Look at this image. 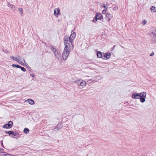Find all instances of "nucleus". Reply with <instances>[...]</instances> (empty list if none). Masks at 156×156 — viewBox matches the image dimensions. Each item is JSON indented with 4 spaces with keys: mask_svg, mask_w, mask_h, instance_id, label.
Wrapping results in <instances>:
<instances>
[{
    "mask_svg": "<svg viewBox=\"0 0 156 156\" xmlns=\"http://www.w3.org/2000/svg\"><path fill=\"white\" fill-rule=\"evenodd\" d=\"M64 43L65 45V47L66 48L71 49L72 48H73V41L69 40V37H65L64 39Z\"/></svg>",
    "mask_w": 156,
    "mask_h": 156,
    "instance_id": "1",
    "label": "nucleus"
},
{
    "mask_svg": "<svg viewBox=\"0 0 156 156\" xmlns=\"http://www.w3.org/2000/svg\"><path fill=\"white\" fill-rule=\"evenodd\" d=\"M71 49L66 48L65 47L64 48V50L62 54V57L63 59L65 60L67 59Z\"/></svg>",
    "mask_w": 156,
    "mask_h": 156,
    "instance_id": "2",
    "label": "nucleus"
},
{
    "mask_svg": "<svg viewBox=\"0 0 156 156\" xmlns=\"http://www.w3.org/2000/svg\"><path fill=\"white\" fill-rule=\"evenodd\" d=\"M74 82L75 83L78 85L79 86H80V89L83 88L85 87L87 84V83L85 81L81 79L77 80Z\"/></svg>",
    "mask_w": 156,
    "mask_h": 156,
    "instance_id": "3",
    "label": "nucleus"
},
{
    "mask_svg": "<svg viewBox=\"0 0 156 156\" xmlns=\"http://www.w3.org/2000/svg\"><path fill=\"white\" fill-rule=\"evenodd\" d=\"M17 62L20 64L24 66L25 64V60L22 57L18 55Z\"/></svg>",
    "mask_w": 156,
    "mask_h": 156,
    "instance_id": "4",
    "label": "nucleus"
},
{
    "mask_svg": "<svg viewBox=\"0 0 156 156\" xmlns=\"http://www.w3.org/2000/svg\"><path fill=\"white\" fill-rule=\"evenodd\" d=\"M103 17L102 15L100 13H97L96 14L93 20V22H95L98 20H101Z\"/></svg>",
    "mask_w": 156,
    "mask_h": 156,
    "instance_id": "5",
    "label": "nucleus"
},
{
    "mask_svg": "<svg viewBox=\"0 0 156 156\" xmlns=\"http://www.w3.org/2000/svg\"><path fill=\"white\" fill-rule=\"evenodd\" d=\"M102 58L103 59L107 60L111 57V54L110 52L108 53H103Z\"/></svg>",
    "mask_w": 156,
    "mask_h": 156,
    "instance_id": "6",
    "label": "nucleus"
},
{
    "mask_svg": "<svg viewBox=\"0 0 156 156\" xmlns=\"http://www.w3.org/2000/svg\"><path fill=\"white\" fill-rule=\"evenodd\" d=\"M13 122L11 121L9 122L8 123L5 124L3 126L4 128H11Z\"/></svg>",
    "mask_w": 156,
    "mask_h": 156,
    "instance_id": "7",
    "label": "nucleus"
},
{
    "mask_svg": "<svg viewBox=\"0 0 156 156\" xmlns=\"http://www.w3.org/2000/svg\"><path fill=\"white\" fill-rule=\"evenodd\" d=\"M131 97L132 98L135 99H139L140 98V96L139 93H134L132 94Z\"/></svg>",
    "mask_w": 156,
    "mask_h": 156,
    "instance_id": "8",
    "label": "nucleus"
},
{
    "mask_svg": "<svg viewBox=\"0 0 156 156\" xmlns=\"http://www.w3.org/2000/svg\"><path fill=\"white\" fill-rule=\"evenodd\" d=\"M76 35V33L75 32H73L70 35L69 37V39L71 40V41L73 42V41L75 38Z\"/></svg>",
    "mask_w": 156,
    "mask_h": 156,
    "instance_id": "9",
    "label": "nucleus"
},
{
    "mask_svg": "<svg viewBox=\"0 0 156 156\" xmlns=\"http://www.w3.org/2000/svg\"><path fill=\"white\" fill-rule=\"evenodd\" d=\"M55 57L59 60H61L62 59V57L61 56V54L59 51L55 54Z\"/></svg>",
    "mask_w": 156,
    "mask_h": 156,
    "instance_id": "10",
    "label": "nucleus"
},
{
    "mask_svg": "<svg viewBox=\"0 0 156 156\" xmlns=\"http://www.w3.org/2000/svg\"><path fill=\"white\" fill-rule=\"evenodd\" d=\"M149 34L154 36H156V30L154 28L151 29L149 32Z\"/></svg>",
    "mask_w": 156,
    "mask_h": 156,
    "instance_id": "11",
    "label": "nucleus"
},
{
    "mask_svg": "<svg viewBox=\"0 0 156 156\" xmlns=\"http://www.w3.org/2000/svg\"><path fill=\"white\" fill-rule=\"evenodd\" d=\"M60 10L59 8H57L55 9L54 11V15L55 16H57L60 13Z\"/></svg>",
    "mask_w": 156,
    "mask_h": 156,
    "instance_id": "12",
    "label": "nucleus"
},
{
    "mask_svg": "<svg viewBox=\"0 0 156 156\" xmlns=\"http://www.w3.org/2000/svg\"><path fill=\"white\" fill-rule=\"evenodd\" d=\"M139 96H140V98L142 97H146L147 95V93L145 92H141L140 93H139Z\"/></svg>",
    "mask_w": 156,
    "mask_h": 156,
    "instance_id": "13",
    "label": "nucleus"
},
{
    "mask_svg": "<svg viewBox=\"0 0 156 156\" xmlns=\"http://www.w3.org/2000/svg\"><path fill=\"white\" fill-rule=\"evenodd\" d=\"M27 101H28V102L29 104H30L31 105H33L34 104V101L33 100L31 99H28L27 100H26L25 101V102H27Z\"/></svg>",
    "mask_w": 156,
    "mask_h": 156,
    "instance_id": "14",
    "label": "nucleus"
},
{
    "mask_svg": "<svg viewBox=\"0 0 156 156\" xmlns=\"http://www.w3.org/2000/svg\"><path fill=\"white\" fill-rule=\"evenodd\" d=\"M150 9L151 12H156V7L154 6H152L151 7Z\"/></svg>",
    "mask_w": 156,
    "mask_h": 156,
    "instance_id": "15",
    "label": "nucleus"
},
{
    "mask_svg": "<svg viewBox=\"0 0 156 156\" xmlns=\"http://www.w3.org/2000/svg\"><path fill=\"white\" fill-rule=\"evenodd\" d=\"M20 134L18 133H15L14 136H12V138L17 139L20 137Z\"/></svg>",
    "mask_w": 156,
    "mask_h": 156,
    "instance_id": "16",
    "label": "nucleus"
},
{
    "mask_svg": "<svg viewBox=\"0 0 156 156\" xmlns=\"http://www.w3.org/2000/svg\"><path fill=\"white\" fill-rule=\"evenodd\" d=\"M103 53H101L100 51H98L97 53V57L98 58H102V56H103V55H102Z\"/></svg>",
    "mask_w": 156,
    "mask_h": 156,
    "instance_id": "17",
    "label": "nucleus"
},
{
    "mask_svg": "<svg viewBox=\"0 0 156 156\" xmlns=\"http://www.w3.org/2000/svg\"><path fill=\"white\" fill-rule=\"evenodd\" d=\"M0 156H11V155L9 154H5L1 152L0 153Z\"/></svg>",
    "mask_w": 156,
    "mask_h": 156,
    "instance_id": "18",
    "label": "nucleus"
},
{
    "mask_svg": "<svg viewBox=\"0 0 156 156\" xmlns=\"http://www.w3.org/2000/svg\"><path fill=\"white\" fill-rule=\"evenodd\" d=\"M17 57L18 55L16 56H10V58L12 59L17 61Z\"/></svg>",
    "mask_w": 156,
    "mask_h": 156,
    "instance_id": "19",
    "label": "nucleus"
},
{
    "mask_svg": "<svg viewBox=\"0 0 156 156\" xmlns=\"http://www.w3.org/2000/svg\"><path fill=\"white\" fill-rule=\"evenodd\" d=\"M145 97H142L140 98V101L141 103H144L145 101Z\"/></svg>",
    "mask_w": 156,
    "mask_h": 156,
    "instance_id": "20",
    "label": "nucleus"
},
{
    "mask_svg": "<svg viewBox=\"0 0 156 156\" xmlns=\"http://www.w3.org/2000/svg\"><path fill=\"white\" fill-rule=\"evenodd\" d=\"M12 67H16L17 68H21V66L16 64H12Z\"/></svg>",
    "mask_w": 156,
    "mask_h": 156,
    "instance_id": "21",
    "label": "nucleus"
},
{
    "mask_svg": "<svg viewBox=\"0 0 156 156\" xmlns=\"http://www.w3.org/2000/svg\"><path fill=\"white\" fill-rule=\"evenodd\" d=\"M23 132L25 133H27L29 132V129L27 128H25L24 129Z\"/></svg>",
    "mask_w": 156,
    "mask_h": 156,
    "instance_id": "22",
    "label": "nucleus"
},
{
    "mask_svg": "<svg viewBox=\"0 0 156 156\" xmlns=\"http://www.w3.org/2000/svg\"><path fill=\"white\" fill-rule=\"evenodd\" d=\"M5 133L7 134H9L10 136L11 134H13V131H5Z\"/></svg>",
    "mask_w": 156,
    "mask_h": 156,
    "instance_id": "23",
    "label": "nucleus"
},
{
    "mask_svg": "<svg viewBox=\"0 0 156 156\" xmlns=\"http://www.w3.org/2000/svg\"><path fill=\"white\" fill-rule=\"evenodd\" d=\"M19 11L20 12V14L21 16H22L23 14V10L22 8H18Z\"/></svg>",
    "mask_w": 156,
    "mask_h": 156,
    "instance_id": "24",
    "label": "nucleus"
},
{
    "mask_svg": "<svg viewBox=\"0 0 156 156\" xmlns=\"http://www.w3.org/2000/svg\"><path fill=\"white\" fill-rule=\"evenodd\" d=\"M52 49L53 52H54V54L58 51L55 48H54L53 47H52Z\"/></svg>",
    "mask_w": 156,
    "mask_h": 156,
    "instance_id": "25",
    "label": "nucleus"
},
{
    "mask_svg": "<svg viewBox=\"0 0 156 156\" xmlns=\"http://www.w3.org/2000/svg\"><path fill=\"white\" fill-rule=\"evenodd\" d=\"M106 16L108 18H112V16L111 14L110 13H107L106 15Z\"/></svg>",
    "mask_w": 156,
    "mask_h": 156,
    "instance_id": "26",
    "label": "nucleus"
},
{
    "mask_svg": "<svg viewBox=\"0 0 156 156\" xmlns=\"http://www.w3.org/2000/svg\"><path fill=\"white\" fill-rule=\"evenodd\" d=\"M152 41L153 42L156 43V36H154L153 38L152 39Z\"/></svg>",
    "mask_w": 156,
    "mask_h": 156,
    "instance_id": "27",
    "label": "nucleus"
},
{
    "mask_svg": "<svg viewBox=\"0 0 156 156\" xmlns=\"http://www.w3.org/2000/svg\"><path fill=\"white\" fill-rule=\"evenodd\" d=\"M146 23L147 21L146 20H143L142 21V24L143 26L145 25L146 24Z\"/></svg>",
    "mask_w": 156,
    "mask_h": 156,
    "instance_id": "28",
    "label": "nucleus"
},
{
    "mask_svg": "<svg viewBox=\"0 0 156 156\" xmlns=\"http://www.w3.org/2000/svg\"><path fill=\"white\" fill-rule=\"evenodd\" d=\"M108 5L107 4H104L103 5V7L105 8V9L107 10L108 9Z\"/></svg>",
    "mask_w": 156,
    "mask_h": 156,
    "instance_id": "29",
    "label": "nucleus"
},
{
    "mask_svg": "<svg viewBox=\"0 0 156 156\" xmlns=\"http://www.w3.org/2000/svg\"><path fill=\"white\" fill-rule=\"evenodd\" d=\"M11 8L13 11H14L16 10L15 6L13 5H12V7H11Z\"/></svg>",
    "mask_w": 156,
    "mask_h": 156,
    "instance_id": "30",
    "label": "nucleus"
},
{
    "mask_svg": "<svg viewBox=\"0 0 156 156\" xmlns=\"http://www.w3.org/2000/svg\"><path fill=\"white\" fill-rule=\"evenodd\" d=\"M21 68V70L23 72H25L26 70V69L24 67H21V68Z\"/></svg>",
    "mask_w": 156,
    "mask_h": 156,
    "instance_id": "31",
    "label": "nucleus"
},
{
    "mask_svg": "<svg viewBox=\"0 0 156 156\" xmlns=\"http://www.w3.org/2000/svg\"><path fill=\"white\" fill-rule=\"evenodd\" d=\"M118 7H117L116 6H115V7L113 9V10H114V11H115V10H118Z\"/></svg>",
    "mask_w": 156,
    "mask_h": 156,
    "instance_id": "32",
    "label": "nucleus"
},
{
    "mask_svg": "<svg viewBox=\"0 0 156 156\" xmlns=\"http://www.w3.org/2000/svg\"><path fill=\"white\" fill-rule=\"evenodd\" d=\"M106 10H107L106 9L102 11V13L103 14H105L106 13Z\"/></svg>",
    "mask_w": 156,
    "mask_h": 156,
    "instance_id": "33",
    "label": "nucleus"
},
{
    "mask_svg": "<svg viewBox=\"0 0 156 156\" xmlns=\"http://www.w3.org/2000/svg\"><path fill=\"white\" fill-rule=\"evenodd\" d=\"M12 5H12L11 4H9L8 6L9 7H12Z\"/></svg>",
    "mask_w": 156,
    "mask_h": 156,
    "instance_id": "34",
    "label": "nucleus"
},
{
    "mask_svg": "<svg viewBox=\"0 0 156 156\" xmlns=\"http://www.w3.org/2000/svg\"><path fill=\"white\" fill-rule=\"evenodd\" d=\"M15 133H14V132H13V134H11V135H10V136L11 137H12V136H14V135Z\"/></svg>",
    "mask_w": 156,
    "mask_h": 156,
    "instance_id": "35",
    "label": "nucleus"
},
{
    "mask_svg": "<svg viewBox=\"0 0 156 156\" xmlns=\"http://www.w3.org/2000/svg\"><path fill=\"white\" fill-rule=\"evenodd\" d=\"M154 55V53L153 52H152L151 54H150V56H153V55Z\"/></svg>",
    "mask_w": 156,
    "mask_h": 156,
    "instance_id": "36",
    "label": "nucleus"
},
{
    "mask_svg": "<svg viewBox=\"0 0 156 156\" xmlns=\"http://www.w3.org/2000/svg\"><path fill=\"white\" fill-rule=\"evenodd\" d=\"M110 18H108V21H109L110 20H111V19Z\"/></svg>",
    "mask_w": 156,
    "mask_h": 156,
    "instance_id": "37",
    "label": "nucleus"
},
{
    "mask_svg": "<svg viewBox=\"0 0 156 156\" xmlns=\"http://www.w3.org/2000/svg\"><path fill=\"white\" fill-rule=\"evenodd\" d=\"M32 76L33 77H34V74H33Z\"/></svg>",
    "mask_w": 156,
    "mask_h": 156,
    "instance_id": "38",
    "label": "nucleus"
}]
</instances>
